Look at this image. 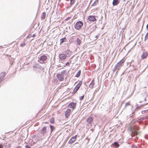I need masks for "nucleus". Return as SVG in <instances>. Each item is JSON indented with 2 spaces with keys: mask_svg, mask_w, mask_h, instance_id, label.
I'll return each instance as SVG.
<instances>
[{
  "mask_svg": "<svg viewBox=\"0 0 148 148\" xmlns=\"http://www.w3.org/2000/svg\"><path fill=\"white\" fill-rule=\"evenodd\" d=\"M98 0H96L92 4V6H95L98 3Z\"/></svg>",
  "mask_w": 148,
  "mask_h": 148,
  "instance_id": "obj_24",
  "label": "nucleus"
},
{
  "mask_svg": "<svg viewBox=\"0 0 148 148\" xmlns=\"http://www.w3.org/2000/svg\"><path fill=\"white\" fill-rule=\"evenodd\" d=\"M119 2L118 0H113L112 2V4L114 6L117 5Z\"/></svg>",
  "mask_w": 148,
  "mask_h": 148,
  "instance_id": "obj_17",
  "label": "nucleus"
},
{
  "mask_svg": "<svg viewBox=\"0 0 148 148\" xmlns=\"http://www.w3.org/2000/svg\"><path fill=\"white\" fill-rule=\"evenodd\" d=\"M70 65L69 63V62H67L66 64V66H69Z\"/></svg>",
  "mask_w": 148,
  "mask_h": 148,
  "instance_id": "obj_34",
  "label": "nucleus"
},
{
  "mask_svg": "<svg viewBox=\"0 0 148 148\" xmlns=\"http://www.w3.org/2000/svg\"><path fill=\"white\" fill-rule=\"evenodd\" d=\"M36 36V35L34 34H33V35L32 36L34 38Z\"/></svg>",
  "mask_w": 148,
  "mask_h": 148,
  "instance_id": "obj_38",
  "label": "nucleus"
},
{
  "mask_svg": "<svg viewBox=\"0 0 148 148\" xmlns=\"http://www.w3.org/2000/svg\"><path fill=\"white\" fill-rule=\"evenodd\" d=\"M71 112V110L70 109H67L65 113V115L66 118H68L70 116Z\"/></svg>",
  "mask_w": 148,
  "mask_h": 148,
  "instance_id": "obj_7",
  "label": "nucleus"
},
{
  "mask_svg": "<svg viewBox=\"0 0 148 148\" xmlns=\"http://www.w3.org/2000/svg\"><path fill=\"white\" fill-rule=\"evenodd\" d=\"M77 44L79 46H80L82 43L81 40L79 38H77L76 40Z\"/></svg>",
  "mask_w": 148,
  "mask_h": 148,
  "instance_id": "obj_16",
  "label": "nucleus"
},
{
  "mask_svg": "<svg viewBox=\"0 0 148 148\" xmlns=\"http://www.w3.org/2000/svg\"><path fill=\"white\" fill-rule=\"evenodd\" d=\"M96 37L97 38L98 37V36L97 35L96 36Z\"/></svg>",
  "mask_w": 148,
  "mask_h": 148,
  "instance_id": "obj_41",
  "label": "nucleus"
},
{
  "mask_svg": "<svg viewBox=\"0 0 148 148\" xmlns=\"http://www.w3.org/2000/svg\"><path fill=\"white\" fill-rule=\"evenodd\" d=\"M81 73V71L80 70H79L76 74L75 76L77 77H79Z\"/></svg>",
  "mask_w": 148,
  "mask_h": 148,
  "instance_id": "obj_22",
  "label": "nucleus"
},
{
  "mask_svg": "<svg viewBox=\"0 0 148 148\" xmlns=\"http://www.w3.org/2000/svg\"><path fill=\"white\" fill-rule=\"evenodd\" d=\"M5 75L6 73L5 72H1L0 75V77L2 79L3 78L5 77Z\"/></svg>",
  "mask_w": 148,
  "mask_h": 148,
  "instance_id": "obj_20",
  "label": "nucleus"
},
{
  "mask_svg": "<svg viewBox=\"0 0 148 148\" xmlns=\"http://www.w3.org/2000/svg\"><path fill=\"white\" fill-rule=\"evenodd\" d=\"M129 130L130 131H132V133L131 134V136L132 137L134 136L135 135H140L141 132H137L135 130H134L132 129V127L130 126L129 127Z\"/></svg>",
  "mask_w": 148,
  "mask_h": 148,
  "instance_id": "obj_4",
  "label": "nucleus"
},
{
  "mask_svg": "<svg viewBox=\"0 0 148 148\" xmlns=\"http://www.w3.org/2000/svg\"><path fill=\"white\" fill-rule=\"evenodd\" d=\"M26 148H31V147L28 145H27L25 146Z\"/></svg>",
  "mask_w": 148,
  "mask_h": 148,
  "instance_id": "obj_35",
  "label": "nucleus"
},
{
  "mask_svg": "<svg viewBox=\"0 0 148 148\" xmlns=\"http://www.w3.org/2000/svg\"><path fill=\"white\" fill-rule=\"evenodd\" d=\"M66 39L65 37L61 39L60 40V44H62L64 42L65 40Z\"/></svg>",
  "mask_w": 148,
  "mask_h": 148,
  "instance_id": "obj_25",
  "label": "nucleus"
},
{
  "mask_svg": "<svg viewBox=\"0 0 148 148\" xmlns=\"http://www.w3.org/2000/svg\"><path fill=\"white\" fill-rule=\"evenodd\" d=\"M93 117L90 116L86 119L87 122L89 124H91L93 122Z\"/></svg>",
  "mask_w": 148,
  "mask_h": 148,
  "instance_id": "obj_12",
  "label": "nucleus"
},
{
  "mask_svg": "<svg viewBox=\"0 0 148 148\" xmlns=\"http://www.w3.org/2000/svg\"><path fill=\"white\" fill-rule=\"evenodd\" d=\"M70 19H71V21H72L73 19H71V17H68L65 19V21H68Z\"/></svg>",
  "mask_w": 148,
  "mask_h": 148,
  "instance_id": "obj_27",
  "label": "nucleus"
},
{
  "mask_svg": "<svg viewBox=\"0 0 148 148\" xmlns=\"http://www.w3.org/2000/svg\"><path fill=\"white\" fill-rule=\"evenodd\" d=\"M25 45V42H23L22 44H21L20 46L21 47H23Z\"/></svg>",
  "mask_w": 148,
  "mask_h": 148,
  "instance_id": "obj_32",
  "label": "nucleus"
},
{
  "mask_svg": "<svg viewBox=\"0 0 148 148\" xmlns=\"http://www.w3.org/2000/svg\"><path fill=\"white\" fill-rule=\"evenodd\" d=\"M113 145H115V147H116V148H118L119 147V143H117V142H114Z\"/></svg>",
  "mask_w": 148,
  "mask_h": 148,
  "instance_id": "obj_26",
  "label": "nucleus"
},
{
  "mask_svg": "<svg viewBox=\"0 0 148 148\" xmlns=\"http://www.w3.org/2000/svg\"><path fill=\"white\" fill-rule=\"evenodd\" d=\"M148 38V32L146 34L145 37V40Z\"/></svg>",
  "mask_w": 148,
  "mask_h": 148,
  "instance_id": "obj_29",
  "label": "nucleus"
},
{
  "mask_svg": "<svg viewBox=\"0 0 148 148\" xmlns=\"http://www.w3.org/2000/svg\"><path fill=\"white\" fill-rule=\"evenodd\" d=\"M66 71L64 70L62 71L60 74H58L56 75V77L57 79L60 81H62L64 79V76L66 75Z\"/></svg>",
  "mask_w": 148,
  "mask_h": 148,
  "instance_id": "obj_2",
  "label": "nucleus"
},
{
  "mask_svg": "<svg viewBox=\"0 0 148 148\" xmlns=\"http://www.w3.org/2000/svg\"><path fill=\"white\" fill-rule=\"evenodd\" d=\"M46 13L44 12L42 13L41 15V19L42 20H44L46 17Z\"/></svg>",
  "mask_w": 148,
  "mask_h": 148,
  "instance_id": "obj_19",
  "label": "nucleus"
},
{
  "mask_svg": "<svg viewBox=\"0 0 148 148\" xmlns=\"http://www.w3.org/2000/svg\"><path fill=\"white\" fill-rule=\"evenodd\" d=\"M94 80L93 79L92 80L91 83H90V84L89 85V88H92L94 85H95V83H94Z\"/></svg>",
  "mask_w": 148,
  "mask_h": 148,
  "instance_id": "obj_15",
  "label": "nucleus"
},
{
  "mask_svg": "<svg viewBox=\"0 0 148 148\" xmlns=\"http://www.w3.org/2000/svg\"><path fill=\"white\" fill-rule=\"evenodd\" d=\"M75 0H70V5H72L75 2Z\"/></svg>",
  "mask_w": 148,
  "mask_h": 148,
  "instance_id": "obj_28",
  "label": "nucleus"
},
{
  "mask_svg": "<svg viewBox=\"0 0 148 148\" xmlns=\"http://www.w3.org/2000/svg\"><path fill=\"white\" fill-rule=\"evenodd\" d=\"M146 28L147 29H148V24H147V25Z\"/></svg>",
  "mask_w": 148,
  "mask_h": 148,
  "instance_id": "obj_40",
  "label": "nucleus"
},
{
  "mask_svg": "<svg viewBox=\"0 0 148 148\" xmlns=\"http://www.w3.org/2000/svg\"><path fill=\"white\" fill-rule=\"evenodd\" d=\"M77 135H76L73 137H72L69 141V143L70 144H71L75 141L77 139Z\"/></svg>",
  "mask_w": 148,
  "mask_h": 148,
  "instance_id": "obj_6",
  "label": "nucleus"
},
{
  "mask_svg": "<svg viewBox=\"0 0 148 148\" xmlns=\"http://www.w3.org/2000/svg\"><path fill=\"white\" fill-rule=\"evenodd\" d=\"M47 132V127H46L45 126L42 129V130L41 132V133L43 134L45 133H46Z\"/></svg>",
  "mask_w": 148,
  "mask_h": 148,
  "instance_id": "obj_14",
  "label": "nucleus"
},
{
  "mask_svg": "<svg viewBox=\"0 0 148 148\" xmlns=\"http://www.w3.org/2000/svg\"><path fill=\"white\" fill-rule=\"evenodd\" d=\"M40 60L42 61L43 62L46 61L47 59V57L45 55H43L41 56L40 58Z\"/></svg>",
  "mask_w": 148,
  "mask_h": 148,
  "instance_id": "obj_10",
  "label": "nucleus"
},
{
  "mask_svg": "<svg viewBox=\"0 0 148 148\" xmlns=\"http://www.w3.org/2000/svg\"><path fill=\"white\" fill-rule=\"evenodd\" d=\"M84 95H83L82 96H80L79 97V99L80 100H82V99H83L84 97Z\"/></svg>",
  "mask_w": 148,
  "mask_h": 148,
  "instance_id": "obj_31",
  "label": "nucleus"
},
{
  "mask_svg": "<svg viewBox=\"0 0 148 148\" xmlns=\"http://www.w3.org/2000/svg\"><path fill=\"white\" fill-rule=\"evenodd\" d=\"M3 146L1 144L0 145V148H3Z\"/></svg>",
  "mask_w": 148,
  "mask_h": 148,
  "instance_id": "obj_37",
  "label": "nucleus"
},
{
  "mask_svg": "<svg viewBox=\"0 0 148 148\" xmlns=\"http://www.w3.org/2000/svg\"><path fill=\"white\" fill-rule=\"evenodd\" d=\"M130 105V102H128L126 103H125V108H126L127 106H129Z\"/></svg>",
  "mask_w": 148,
  "mask_h": 148,
  "instance_id": "obj_30",
  "label": "nucleus"
},
{
  "mask_svg": "<svg viewBox=\"0 0 148 148\" xmlns=\"http://www.w3.org/2000/svg\"><path fill=\"white\" fill-rule=\"evenodd\" d=\"M32 36V35L31 34H29L27 37V38H29L30 37H31Z\"/></svg>",
  "mask_w": 148,
  "mask_h": 148,
  "instance_id": "obj_33",
  "label": "nucleus"
},
{
  "mask_svg": "<svg viewBox=\"0 0 148 148\" xmlns=\"http://www.w3.org/2000/svg\"><path fill=\"white\" fill-rule=\"evenodd\" d=\"M44 123L45 124H48V122H44Z\"/></svg>",
  "mask_w": 148,
  "mask_h": 148,
  "instance_id": "obj_39",
  "label": "nucleus"
},
{
  "mask_svg": "<svg viewBox=\"0 0 148 148\" xmlns=\"http://www.w3.org/2000/svg\"><path fill=\"white\" fill-rule=\"evenodd\" d=\"M50 127L51 128V133L55 129V127L51 125H50Z\"/></svg>",
  "mask_w": 148,
  "mask_h": 148,
  "instance_id": "obj_21",
  "label": "nucleus"
},
{
  "mask_svg": "<svg viewBox=\"0 0 148 148\" xmlns=\"http://www.w3.org/2000/svg\"><path fill=\"white\" fill-rule=\"evenodd\" d=\"M50 123L51 124H54L55 123L54 118H52L50 119Z\"/></svg>",
  "mask_w": 148,
  "mask_h": 148,
  "instance_id": "obj_23",
  "label": "nucleus"
},
{
  "mask_svg": "<svg viewBox=\"0 0 148 148\" xmlns=\"http://www.w3.org/2000/svg\"><path fill=\"white\" fill-rule=\"evenodd\" d=\"M70 52V51H66V53L67 54H68Z\"/></svg>",
  "mask_w": 148,
  "mask_h": 148,
  "instance_id": "obj_36",
  "label": "nucleus"
},
{
  "mask_svg": "<svg viewBox=\"0 0 148 148\" xmlns=\"http://www.w3.org/2000/svg\"><path fill=\"white\" fill-rule=\"evenodd\" d=\"M76 103H74L73 102L70 103L68 105L69 107L73 108L74 110L76 108Z\"/></svg>",
  "mask_w": 148,
  "mask_h": 148,
  "instance_id": "obj_8",
  "label": "nucleus"
},
{
  "mask_svg": "<svg viewBox=\"0 0 148 148\" xmlns=\"http://www.w3.org/2000/svg\"><path fill=\"white\" fill-rule=\"evenodd\" d=\"M59 57L61 60H64L66 58V56L64 54H60L59 55Z\"/></svg>",
  "mask_w": 148,
  "mask_h": 148,
  "instance_id": "obj_11",
  "label": "nucleus"
},
{
  "mask_svg": "<svg viewBox=\"0 0 148 148\" xmlns=\"http://www.w3.org/2000/svg\"><path fill=\"white\" fill-rule=\"evenodd\" d=\"M82 84V82H80L74 88L72 93L75 94L80 87Z\"/></svg>",
  "mask_w": 148,
  "mask_h": 148,
  "instance_id": "obj_5",
  "label": "nucleus"
},
{
  "mask_svg": "<svg viewBox=\"0 0 148 148\" xmlns=\"http://www.w3.org/2000/svg\"><path fill=\"white\" fill-rule=\"evenodd\" d=\"M148 54L147 52L143 53L141 55V58L142 59L146 58Z\"/></svg>",
  "mask_w": 148,
  "mask_h": 148,
  "instance_id": "obj_13",
  "label": "nucleus"
},
{
  "mask_svg": "<svg viewBox=\"0 0 148 148\" xmlns=\"http://www.w3.org/2000/svg\"><path fill=\"white\" fill-rule=\"evenodd\" d=\"M132 129L133 130H138L140 129L139 127L136 125H135L132 127Z\"/></svg>",
  "mask_w": 148,
  "mask_h": 148,
  "instance_id": "obj_18",
  "label": "nucleus"
},
{
  "mask_svg": "<svg viewBox=\"0 0 148 148\" xmlns=\"http://www.w3.org/2000/svg\"><path fill=\"white\" fill-rule=\"evenodd\" d=\"M88 19L90 21L94 22L97 21L95 17L93 16H89L88 18Z\"/></svg>",
  "mask_w": 148,
  "mask_h": 148,
  "instance_id": "obj_9",
  "label": "nucleus"
},
{
  "mask_svg": "<svg viewBox=\"0 0 148 148\" xmlns=\"http://www.w3.org/2000/svg\"><path fill=\"white\" fill-rule=\"evenodd\" d=\"M125 60L126 59L123 58L115 66V70L118 69V71H119L120 69V68L123 66Z\"/></svg>",
  "mask_w": 148,
  "mask_h": 148,
  "instance_id": "obj_1",
  "label": "nucleus"
},
{
  "mask_svg": "<svg viewBox=\"0 0 148 148\" xmlns=\"http://www.w3.org/2000/svg\"><path fill=\"white\" fill-rule=\"evenodd\" d=\"M83 25V23L81 21H78L74 25V28L77 30H79Z\"/></svg>",
  "mask_w": 148,
  "mask_h": 148,
  "instance_id": "obj_3",
  "label": "nucleus"
}]
</instances>
